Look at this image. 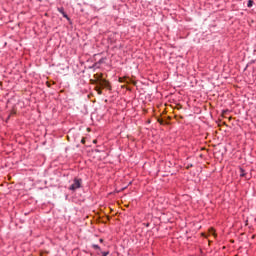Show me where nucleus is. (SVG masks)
Returning <instances> with one entry per match:
<instances>
[{
	"label": "nucleus",
	"instance_id": "obj_8",
	"mask_svg": "<svg viewBox=\"0 0 256 256\" xmlns=\"http://www.w3.org/2000/svg\"><path fill=\"white\" fill-rule=\"evenodd\" d=\"M101 253H103V250L100 248V250H96V255L101 256Z\"/></svg>",
	"mask_w": 256,
	"mask_h": 256
},
{
	"label": "nucleus",
	"instance_id": "obj_7",
	"mask_svg": "<svg viewBox=\"0 0 256 256\" xmlns=\"http://www.w3.org/2000/svg\"><path fill=\"white\" fill-rule=\"evenodd\" d=\"M109 255V251H102L100 256H107Z\"/></svg>",
	"mask_w": 256,
	"mask_h": 256
},
{
	"label": "nucleus",
	"instance_id": "obj_10",
	"mask_svg": "<svg viewBox=\"0 0 256 256\" xmlns=\"http://www.w3.org/2000/svg\"><path fill=\"white\" fill-rule=\"evenodd\" d=\"M99 243H103V238H100V239H99Z\"/></svg>",
	"mask_w": 256,
	"mask_h": 256
},
{
	"label": "nucleus",
	"instance_id": "obj_4",
	"mask_svg": "<svg viewBox=\"0 0 256 256\" xmlns=\"http://www.w3.org/2000/svg\"><path fill=\"white\" fill-rule=\"evenodd\" d=\"M91 247L94 249V251H101V247L97 244H92Z\"/></svg>",
	"mask_w": 256,
	"mask_h": 256
},
{
	"label": "nucleus",
	"instance_id": "obj_1",
	"mask_svg": "<svg viewBox=\"0 0 256 256\" xmlns=\"http://www.w3.org/2000/svg\"><path fill=\"white\" fill-rule=\"evenodd\" d=\"M102 89H108L109 91H111V85L109 84V81L103 79V77H98L96 80V91L98 93V95H103V91H101Z\"/></svg>",
	"mask_w": 256,
	"mask_h": 256
},
{
	"label": "nucleus",
	"instance_id": "obj_12",
	"mask_svg": "<svg viewBox=\"0 0 256 256\" xmlns=\"http://www.w3.org/2000/svg\"><path fill=\"white\" fill-rule=\"evenodd\" d=\"M187 167H193V164H188V166Z\"/></svg>",
	"mask_w": 256,
	"mask_h": 256
},
{
	"label": "nucleus",
	"instance_id": "obj_14",
	"mask_svg": "<svg viewBox=\"0 0 256 256\" xmlns=\"http://www.w3.org/2000/svg\"><path fill=\"white\" fill-rule=\"evenodd\" d=\"M93 143H97V140H93Z\"/></svg>",
	"mask_w": 256,
	"mask_h": 256
},
{
	"label": "nucleus",
	"instance_id": "obj_3",
	"mask_svg": "<svg viewBox=\"0 0 256 256\" xmlns=\"http://www.w3.org/2000/svg\"><path fill=\"white\" fill-rule=\"evenodd\" d=\"M58 11L63 15V17H65V19H69V16H67V14L65 13V10L62 7L58 8Z\"/></svg>",
	"mask_w": 256,
	"mask_h": 256
},
{
	"label": "nucleus",
	"instance_id": "obj_9",
	"mask_svg": "<svg viewBox=\"0 0 256 256\" xmlns=\"http://www.w3.org/2000/svg\"><path fill=\"white\" fill-rule=\"evenodd\" d=\"M81 143L85 145V138H82Z\"/></svg>",
	"mask_w": 256,
	"mask_h": 256
},
{
	"label": "nucleus",
	"instance_id": "obj_11",
	"mask_svg": "<svg viewBox=\"0 0 256 256\" xmlns=\"http://www.w3.org/2000/svg\"><path fill=\"white\" fill-rule=\"evenodd\" d=\"M132 83H133V85H137V82H135V81H132Z\"/></svg>",
	"mask_w": 256,
	"mask_h": 256
},
{
	"label": "nucleus",
	"instance_id": "obj_6",
	"mask_svg": "<svg viewBox=\"0 0 256 256\" xmlns=\"http://www.w3.org/2000/svg\"><path fill=\"white\" fill-rule=\"evenodd\" d=\"M253 3H254L253 0H249L247 7H249V8L253 7Z\"/></svg>",
	"mask_w": 256,
	"mask_h": 256
},
{
	"label": "nucleus",
	"instance_id": "obj_13",
	"mask_svg": "<svg viewBox=\"0 0 256 256\" xmlns=\"http://www.w3.org/2000/svg\"><path fill=\"white\" fill-rule=\"evenodd\" d=\"M159 123H161V125H163V121L162 120H159Z\"/></svg>",
	"mask_w": 256,
	"mask_h": 256
},
{
	"label": "nucleus",
	"instance_id": "obj_5",
	"mask_svg": "<svg viewBox=\"0 0 256 256\" xmlns=\"http://www.w3.org/2000/svg\"><path fill=\"white\" fill-rule=\"evenodd\" d=\"M245 170L243 168H240V177H245Z\"/></svg>",
	"mask_w": 256,
	"mask_h": 256
},
{
	"label": "nucleus",
	"instance_id": "obj_2",
	"mask_svg": "<svg viewBox=\"0 0 256 256\" xmlns=\"http://www.w3.org/2000/svg\"><path fill=\"white\" fill-rule=\"evenodd\" d=\"M83 180L79 178H75L73 184L69 187L70 191H77V189H81V183Z\"/></svg>",
	"mask_w": 256,
	"mask_h": 256
}]
</instances>
